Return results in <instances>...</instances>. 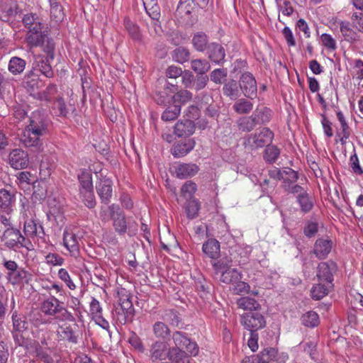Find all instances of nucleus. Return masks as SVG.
<instances>
[{
	"label": "nucleus",
	"mask_w": 363,
	"mask_h": 363,
	"mask_svg": "<svg viewBox=\"0 0 363 363\" xmlns=\"http://www.w3.org/2000/svg\"><path fill=\"white\" fill-rule=\"evenodd\" d=\"M23 23L27 30L25 37L27 46L30 49L41 47L48 54V57L54 59L55 44L49 38L48 31L41 18L36 13H27L23 17Z\"/></svg>",
	"instance_id": "nucleus-1"
},
{
	"label": "nucleus",
	"mask_w": 363,
	"mask_h": 363,
	"mask_svg": "<svg viewBox=\"0 0 363 363\" xmlns=\"http://www.w3.org/2000/svg\"><path fill=\"white\" fill-rule=\"evenodd\" d=\"M99 218L104 223L112 220L114 230L119 235L127 233L129 236L136 235L138 230V224L135 220H126L125 213L120 206L113 203L109 206H102L99 212Z\"/></svg>",
	"instance_id": "nucleus-2"
},
{
	"label": "nucleus",
	"mask_w": 363,
	"mask_h": 363,
	"mask_svg": "<svg viewBox=\"0 0 363 363\" xmlns=\"http://www.w3.org/2000/svg\"><path fill=\"white\" fill-rule=\"evenodd\" d=\"M40 311L51 322L53 320L57 321H72L74 320L72 315L64 306L63 302H61L54 296L41 301Z\"/></svg>",
	"instance_id": "nucleus-3"
},
{
	"label": "nucleus",
	"mask_w": 363,
	"mask_h": 363,
	"mask_svg": "<svg viewBox=\"0 0 363 363\" xmlns=\"http://www.w3.org/2000/svg\"><path fill=\"white\" fill-rule=\"evenodd\" d=\"M274 133L267 127L262 128L254 133L249 134L244 141L245 147L247 150H256L272 143Z\"/></svg>",
	"instance_id": "nucleus-4"
},
{
	"label": "nucleus",
	"mask_w": 363,
	"mask_h": 363,
	"mask_svg": "<svg viewBox=\"0 0 363 363\" xmlns=\"http://www.w3.org/2000/svg\"><path fill=\"white\" fill-rule=\"evenodd\" d=\"M1 240L6 247L14 250L22 247L27 250L33 248L31 241L24 237L19 230L14 228H6L1 237Z\"/></svg>",
	"instance_id": "nucleus-5"
},
{
	"label": "nucleus",
	"mask_w": 363,
	"mask_h": 363,
	"mask_svg": "<svg viewBox=\"0 0 363 363\" xmlns=\"http://www.w3.org/2000/svg\"><path fill=\"white\" fill-rule=\"evenodd\" d=\"M48 125L49 123L45 114L36 111L32 113L29 118V123L25 128L43 137L48 133Z\"/></svg>",
	"instance_id": "nucleus-6"
},
{
	"label": "nucleus",
	"mask_w": 363,
	"mask_h": 363,
	"mask_svg": "<svg viewBox=\"0 0 363 363\" xmlns=\"http://www.w3.org/2000/svg\"><path fill=\"white\" fill-rule=\"evenodd\" d=\"M172 339L174 346L171 348H177L180 350L185 349L189 354L196 356L199 352L197 344L191 341L185 333L181 331H175L172 335Z\"/></svg>",
	"instance_id": "nucleus-7"
},
{
	"label": "nucleus",
	"mask_w": 363,
	"mask_h": 363,
	"mask_svg": "<svg viewBox=\"0 0 363 363\" xmlns=\"http://www.w3.org/2000/svg\"><path fill=\"white\" fill-rule=\"evenodd\" d=\"M240 322L244 328L250 332H256L266 325L264 316L258 312L244 313L241 315Z\"/></svg>",
	"instance_id": "nucleus-8"
},
{
	"label": "nucleus",
	"mask_w": 363,
	"mask_h": 363,
	"mask_svg": "<svg viewBox=\"0 0 363 363\" xmlns=\"http://www.w3.org/2000/svg\"><path fill=\"white\" fill-rule=\"evenodd\" d=\"M171 347L165 341L155 340L149 347L148 357L152 362L165 360L169 357Z\"/></svg>",
	"instance_id": "nucleus-9"
},
{
	"label": "nucleus",
	"mask_w": 363,
	"mask_h": 363,
	"mask_svg": "<svg viewBox=\"0 0 363 363\" xmlns=\"http://www.w3.org/2000/svg\"><path fill=\"white\" fill-rule=\"evenodd\" d=\"M337 269L336 263L332 260L320 262L318 266L316 275L318 281L333 284V275Z\"/></svg>",
	"instance_id": "nucleus-10"
},
{
	"label": "nucleus",
	"mask_w": 363,
	"mask_h": 363,
	"mask_svg": "<svg viewBox=\"0 0 363 363\" xmlns=\"http://www.w3.org/2000/svg\"><path fill=\"white\" fill-rule=\"evenodd\" d=\"M239 86L245 96L251 99L256 97L257 82L251 73L245 72L241 75Z\"/></svg>",
	"instance_id": "nucleus-11"
},
{
	"label": "nucleus",
	"mask_w": 363,
	"mask_h": 363,
	"mask_svg": "<svg viewBox=\"0 0 363 363\" xmlns=\"http://www.w3.org/2000/svg\"><path fill=\"white\" fill-rule=\"evenodd\" d=\"M8 162L13 169H25L29 164L28 155L21 149H14L9 155Z\"/></svg>",
	"instance_id": "nucleus-12"
},
{
	"label": "nucleus",
	"mask_w": 363,
	"mask_h": 363,
	"mask_svg": "<svg viewBox=\"0 0 363 363\" xmlns=\"http://www.w3.org/2000/svg\"><path fill=\"white\" fill-rule=\"evenodd\" d=\"M52 60L48 57V54H47L46 58L41 55H35L31 70H33L34 72L35 71L40 72L46 77L52 78L54 76V72L50 65V60Z\"/></svg>",
	"instance_id": "nucleus-13"
},
{
	"label": "nucleus",
	"mask_w": 363,
	"mask_h": 363,
	"mask_svg": "<svg viewBox=\"0 0 363 363\" xmlns=\"http://www.w3.org/2000/svg\"><path fill=\"white\" fill-rule=\"evenodd\" d=\"M23 232L27 239H32L35 241L38 238H43L45 235L43 227L40 221L35 220H28L24 223Z\"/></svg>",
	"instance_id": "nucleus-14"
},
{
	"label": "nucleus",
	"mask_w": 363,
	"mask_h": 363,
	"mask_svg": "<svg viewBox=\"0 0 363 363\" xmlns=\"http://www.w3.org/2000/svg\"><path fill=\"white\" fill-rule=\"evenodd\" d=\"M3 20L4 21H14L21 18L25 14L23 13L22 9L15 2L5 4L1 8Z\"/></svg>",
	"instance_id": "nucleus-15"
},
{
	"label": "nucleus",
	"mask_w": 363,
	"mask_h": 363,
	"mask_svg": "<svg viewBox=\"0 0 363 363\" xmlns=\"http://www.w3.org/2000/svg\"><path fill=\"white\" fill-rule=\"evenodd\" d=\"M41 138V135L32 133V130L25 128L21 135L20 141L26 147L40 149L42 145Z\"/></svg>",
	"instance_id": "nucleus-16"
},
{
	"label": "nucleus",
	"mask_w": 363,
	"mask_h": 363,
	"mask_svg": "<svg viewBox=\"0 0 363 363\" xmlns=\"http://www.w3.org/2000/svg\"><path fill=\"white\" fill-rule=\"evenodd\" d=\"M96 188L101 201L106 204L108 203L112 196V182L108 178H102Z\"/></svg>",
	"instance_id": "nucleus-17"
},
{
	"label": "nucleus",
	"mask_w": 363,
	"mask_h": 363,
	"mask_svg": "<svg viewBox=\"0 0 363 363\" xmlns=\"http://www.w3.org/2000/svg\"><path fill=\"white\" fill-rule=\"evenodd\" d=\"M22 84L23 87L33 96V94H36L35 91L42 86L39 76L33 70H30L25 74Z\"/></svg>",
	"instance_id": "nucleus-18"
},
{
	"label": "nucleus",
	"mask_w": 363,
	"mask_h": 363,
	"mask_svg": "<svg viewBox=\"0 0 363 363\" xmlns=\"http://www.w3.org/2000/svg\"><path fill=\"white\" fill-rule=\"evenodd\" d=\"M174 174L179 179L194 177L199 172V167L192 163H179L174 166Z\"/></svg>",
	"instance_id": "nucleus-19"
},
{
	"label": "nucleus",
	"mask_w": 363,
	"mask_h": 363,
	"mask_svg": "<svg viewBox=\"0 0 363 363\" xmlns=\"http://www.w3.org/2000/svg\"><path fill=\"white\" fill-rule=\"evenodd\" d=\"M332 248L333 242L331 240L319 238L314 244L313 253L318 259H325L331 252Z\"/></svg>",
	"instance_id": "nucleus-20"
},
{
	"label": "nucleus",
	"mask_w": 363,
	"mask_h": 363,
	"mask_svg": "<svg viewBox=\"0 0 363 363\" xmlns=\"http://www.w3.org/2000/svg\"><path fill=\"white\" fill-rule=\"evenodd\" d=\"M63 243L65 247L73 257H77L79 253L78 238L72 233L64 232Z\"/></svg>",
	"instance_id": "nucleus-21"
},
{
	"label": "nucleus",
	"mask_w": 363,
	"mask_h": 363,
	"mask_svg": "<svg viewBox=\"0 0 363 363\" xmlns=\"http://www.w3.org/2000/svg\"><path fill=\"white\" fill-rule=\"evenodd\" d=\"M207 53L209 59L216 64L222 62L225 56L224 48L222 45L216 43H212L208 45Z\"/></svg>",
	"instance_id": "nucleus-22"
},
{
	"label": "nucleus",
	"mask_w": 363,
	"mask_h": 363,
	"mask_svg": "<svg viewBox=\"0 0 363 363\" xmlns=\"http://www.w3.org/2000/svg\"><path fill=\"white\" fill-rule=\"evenodd\" d=\"M195 131V125L191 120L179 121L174 125V133L178 137H189Z\"/></svg>",
	"instance_id": "nucleus-23"
},
{
	"label": "nucleus",
	"mask_w": 363,
	"mask_h": 363,
	"mask_svg": "<svg viewBox=\"0 0 363 363\" xmlns=\"http://www.w3.org/2000/svg\"><path fill=\"white\" fill-rule=\"evenodd\" d=\"M56 85L50 84L43 91L36 92L33 94V97L46 104H51L54 99L58 96Z\"/></svg>",
	"instance_id": "nucleus-24"
},
{
	"label": "nucleus",
	"mask_w": 363,
	"mask_h": 363,
	"mask_svg": "<svg viewBox=\"0 0 363 363\" xmlns=\"http://www.w3.org/2000/svg\"><path fill=\"white\" fill-rule=\"evenodd\" d=\"M202 250L212 259H217L220 255V243L216 239H208L203 243Z\"/></svg>",
	"instance_id": "nucleus-25"
},
{
	"label": "nucleus",
	"mask_w": 363,
	"mask_h": 363,
	"mask_svg": "<svg viewBox=\"0 0 363 363\" xmlns=\"http://www.w3.org/2000/svg\"><path fill=\"white\" fill-rule=\"evenodd\" d=\"M152 333L157 340L164 341L171 333L167 325L162 321H156L152 326Z\"/></svg>",
	"instance_id": "nucleus-26"
},
{
	"label": "nucleus",
	"mask_w": 363,
	"mask_h": 363,
	"mask_svg": "<svg viewBox=\"0 0 363 363\" xmlns=\"http://www.w3.org/2000/svg\"><path fill=\"white\" fill-rule=\"evenodd\" d=\"M336 115L340 123V129L337 130V136L340 138L341 144L344 145L346 143L347 139L349 138L350 135V130L342 111H337Z\"/></svg>",
	"instance_id": "nucleus-27"
},
{
	"label": "nucleus",
	"mask_w": 363,
	"mask_h": 363,
	"mask_svg": "<svg viewBox=\"0 0 363 363\" xmlns=\"http://www.w3.org/2000/svg\"><path fill=\"white\" fill-rule=\"evenodd\" d=\"M195 146V142L189 139L174 145L172 153L175 157H181L187 155Z\"/></svg>",
	"instance_id": "nucleus-28"
},
{
	"label": "nucleus",
	"mask_w": 363,
	"mask_h": 363,
	"mask_svg": "<svg viewBox=\"0 0 363 363\" xmlns=\"http://www.w3.org/2000/svg\"><path fill=\"white\" fill-rule=\"evenodd\" d=\"M333 287V284L326 282L319 281L318 284L314 285L311 290V297L315 300H320L328 294L330 289Z\"/></svg>",
	"instance_id": "nucleus-29"
},
{
	"label": "nucleus",
	"mask_w": 363,
	"mask_h": 363,
	"mask_svg": "<svg viewBox=\"0 0 363 363\" xmlns=\"http://www.w3.org/2000/svg\"><path fill=\"white\" fill-rule=\"evenodd\" d=\"M15 203V194L6 189H0V208L9 211Z\"/></svg>",
	"instance_id": "nucleus-30"
},
{
	"label": "nucleus",
	"mask_w": 363,
	"mask_h": 363,
	"mask_svg": "<svg viewBox=\"0 0 363 363\" xmlns=\"http://www.w3.org/2000/svg\"><path fill=\"white\" fill-rule=\"evenodd\" d=\"M242 279V274L235 268L230 267L220 276V281L225 284H234Z\"/></svg>",
	"instance_id": "nucleus-31"
},
{
	"label": "nucleus",
	"mask_w": 363,
	"mask_h": 363,
	"mask_svg": "<svg viewBox=\"0 0 363 363\" xmlns=\"http://www.w3.org/2000/svg\"><path fill=\"white\" fill-rule=\"evenodd\" d=\"M340 30L345 40L350 43H355L359 41V35L355 30L351 28L349 22L341 21L340 23Z\"/></svg>",
	"instance_id": "nucleus-32"
},
{
	"label": "nucleus",
	"mask_w": 363,
	"mask_h": 363,
	"mask_svg": "<svg viewBox=\"0 0 363 363\" xmlns=\"http://www.w3.org/2000/svg\"><path fill=\"white\" fill-rule=\"evenodd\" d=\"M34 352L35 356L40 360L45 363H52L53 359L50 356V348L40 345L39 342H35L33 343Z\"/></svg>",
	"instance_id": "nucleus-33"
},
{
	"label": "nucleus",
	"mask_w": 363,
	"mask_h": 363,
	"mask_svg": "<svg viewBox=\"0 0 363 363\" xmlns=\"http://www.w3.org/2000/svg\"><path fill=\"white\" fill-rule=\"evenodd\" d=\"M252 116L257 125L265 124L271 120L272 112L267 107H257L252 113Z\"/></svg>",
	"instance_id": "nucleus-34"
},
{
	"label": "nucleus",
	"mask_w": 363,
	"mask_h": 363,
	"mask_svg": "<svg viewBox=\"0 0 363 363\" xmlns=\"http://www.w3.org/2000/svg\"><path fill=\"white\" fill-rule=\"evenodd\" d=\"M190 355L186 350L171 348L168 359L171 363H190Z\"/></svg>",
	"instance_id": "nucleus-35"
},
{
	"label": "nucleus",
	"mask_w": 363,
	"mask_h": 363,
	"mask_svg": "<svg viewBox=\"0 0 363 363\" xmlns=\"http://www.w3.org/2000/svg\"><path fill=\"white\" fill-rule=\"evenodd\" d=\"M121 310L125 315V319H130L134 315V308L130 298L127 294H121L119 298Z\"/></svg>",
	"instance_id": "nucleus-36"
},
{
	"label": "nucleus",
	"mask_w": 363,
	"mask_h": 363,
	"mask_svg": "<svg viewBox=\"0 0 363 363\" xmlns=\"http://www.w3.org/2000/svg\"><path fill=\"white\" fill-rule=\"evenodd\" d=\"M239 87L240 86L235 80L230 79L223 85V93L232 100H236L240 96Z\"/></svg>",
	"instance_id": "nucleus-37"
},
{
	"label": "nucleus",
	"mask_w": 363,
	"mask_h": 363,
	"mask_svg": "<svg viewBox=\"0 0 363 363\" xmlns=\"http://www.w3.org/2000/svg\"><path fill=\"white\" fill-rule=\"evenodd\" d=\"M236 303L239 308L245 311H257L260 308L259 303L254 298L247 296L239 298Z\"/></svg>",
	"instance_id": "nucleus-38"
},
{
	"label": "nucleus",
	"mask_w": 363,
	"mask_h": 363,
	"mask_svg": "<svg viewBox=\"0 0 363 363\" xmlns=\"http://www.w3.org/2000/svg\"><path fill=\"white\" fill-rule=\"evenodd\" d=\"M233 109L240 115L248 114L253 109V104L245 99H239L233 104Z\"/></svg>",
	"instance_id": "nucleus-39"
},
{
	"label": "nucleus",
	"mask_w": 363,
	"mask_h": 363,
	"mask_svg": "<svg viewBox=\"0 0 363 363\" xmlns=\"http://www.w3.org/2000/svg\"><path fill=\"white\" fill-rule=\"evenodd\" d=\"M28 272L21 267H18L15 271L6 273L8 281L13 285L20 284L23 280L26 279Z\"/></svg>",
	"instance_id": "nucleus-40"
},
{
	"label": "nucleus",
	"mask_w": 363,
	"mask_h": 363,
	"mask_svg": "<svg viewBox=\"0 0 363 363\" xmlns=\"http://www.w3.org/2000/svg\"><path fill=\"white\" fill-rule=\"evenodd\" d=\"M208 43V36L205 33L198 32L192 38V44L194 48L199 52H203Z\"/></svg>",
	"instance_id": "nucleus-41"
},
{
	"label": "nucleus",
	"mask_w": 363,
	"mask_h": 363,
	"mask_svg": "<svg viewBox=\"0 0 363 363\" xmlns=\"http://www.w3.org/2000/svg\"><path fill=\"white\" fill-rule=\"evenodd\" d=\"M297 202L298 203L302 212L308 213L313 207V201L311 195L306 191L297 196Z\"/></svg>",
	"instance_id": "nucleus-42"
},
{
	"label": "nucleus",
	"mask_w": 363,
	"mask_h": 363,
	"mask_svg": "<svg viewBox=\"0 0 363 363\" xmlns=\"http://www.w3.org/2000/svg\"><path fill=\"white\" fill-rule=\"evenodd\" d=\"M194 9L191 0H180L177 8V14L181 18L189 16Z\"/></svg>",
	"instance_id": "nucleus-43"
},
{
	"label": "nucleus",
	"mask_w": 363,
	"mask_h": 363,
	"mask_svg": "<svg viewBox=\"0 0 363 363\" xmlns=\"http://www.w3.org/2000/svg\"><path fill=\"white\" fill-rule=\"evenodd\" d=\"M57 333L62 339L74 344L77 342V336L75 335L69 325L63 324L60 325Z\"/></svg>",
	"instance_id": "nucleus-44"
},
{
	"label": "nucleus",
	"mask_w": 363,
	"mask_h": 363,
	"mask_svg": "<svg viewBox=\"0 0 363 363\" xmlns=\"http://www.w3.org/2000/svg\"><path fill=\"white\" fill-rule=\"evenodd\" d=\"M26 61L18 57L11 58L8 69L13 74H18L23 72L26 67Z\"/></svg>",
	"instance_id": "nucleus-45"
},
{
	"label": "nucleus",
	"mask_w": 363,
	"mask_h": 363,
	"mask_svg": "<svg viewBox=\"0 0 363 363\" xmlns=\"http://www.w3.org/2000/svg\"><path fill=\"white\" fill-rule=\"evenodd\" d=\"M192 99V94L186 89H181L177 91L174 95L171 96V101L174 104L184 105Z\"/></svg>",
	"instance_id": "nucleus-46"
},
{
	"label": "nucleus",
	"mask_w": 363,
	"mask_h": 363,
	"mask_svg": "<svg viewBox=\"0 0 363 363\" xmlns=\"http://www.w3.org/2000/svg\"><path fill=\"white\" fill-rule=\"evenodd\" d=\"M50 4V16L55 22H61L65 17L63 9L57 0H49Z\"/></svg>",
	"instance_id": "nucleus-47"
},
{
	"label": "nucleus",
	"mask_w": 363,
	"mask_h": 363,
	"mask_svg": "<svg viewBox=\"0 0 363 363\" xmlns=\"http://www.w3.org/2000/svg\"><path fill=\"white\" fill-rule=\"evenodd\" d=\"M279 155L280 150L276 145L269 144L264 151L263 157L267 163L272 164L276 162Z\"/></svg>",
	"instance_id": "nucleus-48"
},
{
	"label": "nucleus",
	"mask_w": 363,
	"mask_h": 363,
	"mask_svg": "<svg viewBox=\"0 0 363 363\" xmlns=\"http://www.w3.org/2000/svg\"><path fill=\"white\" fill-rule=\"evenodd\" d=\"M181 113V106L174 104L168 106L162 114V119L164 121L175 120Z\"/></svg>",
	"instance_id": "nucleus-49"
},
{
	"label": "nucleus",
	"mask_w": 363,
	"mask_h": 363,
	"mask_svg": "<svg viewBox=\"0 0 363 363\" xmlns=\"http://www.w3.org/2000/svg\"><path fill=\"white\" fill-rule=\"evenodd\" d=\"M191 67L197 74L203 75L208 72L211 65L206 60L196 59L191 62Z\"/></svg>",
	"instance_id": "nucleus-50"
},
{
	"label": "nucleus",
	"mask_w": 363,
	"mask_h": 363,
	"mask_svg": "<svg viewBox=\"0 0 363 363\" xmlns=\"http://www.w3.org/2000/svg\"><path fill=\"white\" fill-rule=\"evenodd\" d=\"M301 323L308 328H314L319 324V316L314 311H308L301 316Z\"/></svg>",
	"instance_id": "nucleus-51"
},
{
	"label": "nucleus",
	"mask_w": 363,
	"mask_h": 363,
	"mask_svg": "<svg viewBox=\"0 0 363 363\" xmlns=\"http://www.w3.org/2000/svg\"><path fill=\"white\" fill-rule=\"evenodd\" d=\"M277 354V350L272 347H267L257 354V358L259 363H269L272 361Z\"/></svg>",
	"instance_id": "nucleus-52"
},
{
	"label": "nucleus",
	"mask_w": 363,
	"mask_h": 363,
	"mask_svg": "<svg viewBox=\"0 0 363 363\" xmlns=\"http://www.w3.org/2000/svg\"><path fill=\"white\" fill-rule=\"evenodd\" d=\"M238 129L243 132H250L257 125L252 115L250 117H241L237 121Z\"/></svg>",
	"instance_id": "nucleus-53"
},
{
	"label": "nucleus",
	"mask_w": 363,
	"mask_h": 363,
	"mask_svg": "<svg viewBox=\"0 0 363 363\" xmlns=\"http://www.w3.org/2000/svg\"><path fill=\"white\" fill-rule=\"evenodd\" d=\"M171 89V91L174 92L175 90H177V86L171 83H168L165 89L162 91H159L155 98V101L158 104H166L169 103L171 100V96H169L167 94V89Z\"/></svg>",
	"instance_id": "nucleus-54"
},
{
	"label": "nucleus",
	"mask_w": 363,
	"mask_h": 363,
	"mask_svg": "<svg viewBox=\"0 0 363 363\" xmlns=\"http://www.w3.org/2000/svg\"><path fill=\"white\" fill-rule=\"evenodd\" d=\"M28 321L33 324L35 327L38 328L42 325L50 323V319L45 318L43 316V313L40 312H31L28 316Z\"/></svg>",
	"instance_id": "nucleus-55"
},
{
	"label": "nucleus",
	"mask_w": 363,
	"mask_h": 363,
	"mask_svg": "<svg viewBox=\"0 0 363 363\" xmlns=\"http://www.w3.org/2000/svg\"><path fill=\"white\" fill-rule=\"evenodd\" d=\"M172 57L176 62L182 64L189 60L190 52L186 48L179 47L173 51Z\"/></svg>",
	"instance_id": "nucleus-56"
},
{
	"label": "nucleus",
	"mask_w": 363,
	"mask_h": 363,
	"mask_svg": "<svg viewBox=\"0 0 363 363\" xmlns=\"http://www.w3.org/2000/svg\"><path fill=\"white\" fill-rule=\"evenodd\" d=\"M124 26L125 30L128 31L130 37L135 40H141V34L138 26L133 23L130 19L125 18L124 20Z\"/></svg>",
	"instance_id": "nucleus-57"
},
{
	"label": "nucleus",
	"mask_w": 363,
	"mask_h": 363,
	"mask_svg": "<svg viewBox=\"0 0 363 363\" xmlns=\"http://www.w3.org/2000/svg\"><path fill=\"white\" fill-rule=\"evenodd\" d=\"M318 228L319 223L315 219L308 220L305 223L303 233L307 238H313L318 233Z\"/></svg>",
	"instance_id": "nucleus-58"
},
{
	"label": "nucleus",
	"mask_w": 363,
	"mask_h": 363,
	"mask_svg": "<svg viewBox=\"0 0 363 363\" xmlns=\"http://www.w3.org/2000/svg\"><path fill=\"white\" fill-rule=\"evenodd\" d=\"M200 209V203L196 199H190L186 206V213L189 218H194L197 216Z\"/></svg>",
	"instance_id": "nucleus-59"
},
{
	"label": "nucleus",
	"mask_w": 363,
	"mask_h": 363,
	"mask_svg": "<svg viewBox=\"0 0 363 363\" xmlns=\"http://www.w3.org/2000/svg\"><path fill=\"white\" fill-rule=\"evenodd\" d=\"M12 320L13 329L16 331L22 332L28 328V322L25 320L24 317L18 315L16 311L12 314Z\"/></svg>",
	"instance_id": "nucleus-60"
},
{
	"label": "nucleus",
	"mask_w": 363,
	"mask_h": 363,
	"mask_svg": "<svg viewBox=\"0 0 363 363\" xmlns=\"http://www.w3.org/2000/svg\"><path fill=\"white\" fill-rule=\"evenodd\" d=\"M82 199L86 206L92 208L96 206V200L93 189L81 190Z\"/></svg>",
	"instance_id": "nucleus-61"
},
{
	"label": "nucleus",
	"mask_w": 363,
	"mask_h": 363,
	"mask_svg": "<svg viewBox=\"0 0 363 363\" xmlns=\"http://www.w3.org/2000/svg\"><path fill=\"white\" fill-rule=\"evenodd\" d=\"M78 177L81 186L79 189L80 191L81 190L93 189L92 178L89 172H83Z\"/></svg>",
	"instance_id": "nucleus-62"
},
{
	"label": "nucleus",
	"mask_w": 363,
	"mask_h": 363,
	"mask_svg": "<svg viewBox=\"0 0 363 363\" xmlns=\"http://www.w3.org/2000/svg\"><path fill=\"white\" fill-rule=\"evenodd\" d=\"M211 264L216 274H221L223 271L230 267V262L225 259H220L219 260L213 259L211 262Z\"/></svg>",
	"instance_id": "nucleus-63"
},
{
	"label": "nucleus",
	"mask_w": 363,
	"mask_h": 363,
	"mask_svg": "<svg viewBox=\"0 0 363 363\" xmlns=\"http://www.w3.org/2000/svg\"><path fill=\"white\" fill-rule=\"evenodd\" d=\"M52 108L57 110V114L60 116H65L67 113L66 105L63 99L59 95L52 101Z\"/></svg>",
	"instance_id": "nucleus-64"
}]
</instances>
